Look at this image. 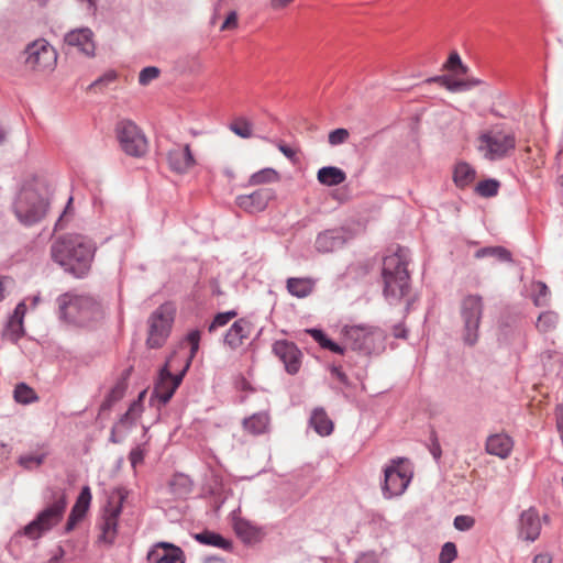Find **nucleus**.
I'll return each mask as SVG.
<instances>
[{
	"instance_id": "f257e3e1",
	"label": "nucleus",
	"mask_w": 563,
	"mask_h": 563,
	"mask_svg": "<svg viewBox=\"0 0 563 563\" xmlns=\"http://www.w3.org/2000/svg\"><path fill=\"white\" fill-rule=\"evenodd\" d=\"M49 206L51 189L47 180L41 176H29L13 196L11 209L22 225L32 227L45 219Z\"/></svg>"
},
{
	"instance_id": "f03ea898",
	"label": "nucleus",
	"mask_w": 563,
	"mask_h": 563,
	"mask_svg": "<svg viewBox=\"0 0 563 563\" xmlns=\"http://www.w3.org/2000/svg\"><path fill=\"white\" fill-rule=\"evenodd\" d=\"M95 253V243L80 234L62 235L51 245L53 262L76 278H84L89 273Z\"/></svg>"
},
{
	"instance_id": "7ed1b4c3",
	"label": "nucleus",
	"mask_w": 563,
	"mask_h": 563,
	"mask_svg": "<svg viewBox=\"0 0 563 563\" xmlns=\"http://www.w3.org/2000/svg\"><path fill=\"white\" fill-rule=\"evenodd\" d=\"M57 314L60 320L76 325H87L103 317L99 300L88 294L66 291L56 298Z\"/></svg>"
},
{
	"instance_id": "20e7f679",
	"label": "nucleus",
	"mask_w": 563,
	"mask_h": 563,
	"mask_svg": "<svg viewBox=\"0 0 563 563\" xmlns=\"http://www.w3.org/2000/svg\"><path fill=\"white\" fill-rule=\"evenodd\" d=\"M407 265V251L404 249H398L383 261L384 296L389 303L400 301L409 290Z\"/></svg>"
},
{
	"instance_id": "39448f33",
	"label": "nucleus",
	"mask_w": 563,
	"mask_h": 563,
	"mask_svg": "<svg viewBox=\"0 0 563 563\" xmlns=\"http://www.w3.org/2000/svg\"><path fill=\"white\" fill-rule=\"evenodd\" d=\"M51 504L34 520L24 527V534L30 539H38L55 527L63 518L67 499L62 490L51 489Z\"/></svg>"
},
{
	"instance_id": "423d86ee",
	"label": "nucleus",
	"mask_w": 563,
	"mask_h": 563,
	"mask_svg": "<svg viewBox=\"0 0 563 563\" xmlns=\"http://www.w3.org/2000/svg\"><path fill=\"white\" fill-rule=\"evenodd\" d=\"M342 335L352 350L366 355L379 353L385 349V332L373 325H345Z\"/></svg>"
},
{
	"instance_id": "0eeeda50",
	"label": "nucleus",
	"mask_w": 563,
	"mask_h": 563,
	"mask_svg": "<svg viewBox=\"0 0 563 563\" xmlns=\"http://www.w3.org/2000/svg\"><path fill=\"white\" fill-rule=\"evenodd\" d=\"M516 147V136L512 132L501 129H490L483 132L477 140V150L490 162L500 161L511 154Z\"/></svg>"
},
{
	"instance_id": "6e6552de",
	"label": "nucleus",
	"mask_w": 563,
	"mask_h": 563,
	"mask_svg": "<svg viewBox=\"0 0 563 563\" xmlns=\"http://www.w3.org/2000/svg\"><path fill=\"white\" fill-rule=\"evenodd\" d=\"M57 63L56 49L44 38L29 43L23 51V64L34 73H51Z\"/></svg>"
},
{
	"instance_id": "1a4fd4ad",
	"label": "nucleus",
	"mask_w": 563,
	"mask_h": 563,
	"mask_svg": "<svg viewBox=\"0 0 563 563\" xmlns=\"http://www.w3.org/2000/svg\"><path fill=\"white\" fill-rule=\"evenodd\" d=\"M483 311L484 303L479 295H468L461 302L462 339L466 345L473 346L478 342Z\"/></svg>"
},
{
	"instance_id": "9d476101",
	"label": "nucleus",
	"mask_w": 563,
	"mask_h": 563,
	"mask_svg": "<svg viewBox=\"0 0 563 563\" xmlns=\"http://www.w3.org/2000/svg\"><path fill=\"white\" fill-rule=\"evenodd\" d=\"M412 473L405 465L404 459H394L384 468L382 493L384 498L391 499L401 496L411 482Z\"/></svg>"
},
{
	"instance_id": "9b49d317",
	"label": "nucleus",
	"mask_w": 563,
	"mask_h": 563,
	"mask_svg": "<svg viewBox=\"0 0 563 563\" xmlns=\"http://www.w3.org/2000/svg\"><path fill=\"white\" fill-rule=\"evenodd\" d=\"M177 361L176 355H172L165 365L159 369L158 378L155 384L153 395L163 405L167 404L175 394L178 386L181 384L183 378L190 366V358H184V367L178 374H173L172 368L174 362Z\"/></svg>"
},
{
	"instance_id": "f8f14e48",
	"label": "nucleus",
	"mask_w": 563,
	"mask_h": 563,
	"mask_svg": "<svg viewBox=\"0 0 563 563\" xmlns=\"http://www.w3.org/2000/svg\"><path fill=\"white\" fill-rule=\"evenodd\" d=\"M174 321V308L169 303L161 305L148 318L146 343L151 349L161 347L169 335Z\"/></svg>"
},
{
	"instance_id": "ddd939ff",
	"label": "nucleus",
	"mask_w": 563,
	"mask_h": 563,
	"mask_svg": "<svg viewBox=\"0 0 563 563\" xmlns=\"http://www.w3.org/2000/svg\"><path fill=\"white\" fill-rule=\"evenodd\" d=\"M121 148L130 156L141 157L147 152V141L137 125L130 120H122L115 128Z\"/></svg>"
},
{
	"instance_id": "4468645a",
	"label": "nucleus",
	"mask_w": 563,
	"mask_h": 563,
	"mask_svg": "<svg viewBox=\"0 0 563 563\" xmlns=\"http://www.w3.org/2000/svg\"><path fill=\"white\" fill-rule=\"evenodd\" d=\"M274 354L284 363L288 374L295 375L301 366L302 353L297 345L287 340H279L273 344Z\"/></svg>"
},
{
	"instance_id": "2eb2a0df",
	"label": "nucleus",
	"mask_w": 563,
	"mask_h": 563,
	"mask_svg": "<svg viewBox=\"0 0 563 563\" xmlns=\"http://www.w3.org/2000/svg\"><path fill=\"white\" fill-rule=\"evenodd\" d=\"M273 198L274 191L271 188H260L250 195L238 196L236 205L249 213H258L267 208Z\"/></svg>"
},
{
	"instance_id": "dca6fc26",
	"label": "nucleus",
	"mask_w": 563,
	"mask_h": 563,
	"mask_svg": "<svg viewBox=\"0 0 563 563\" xmlns=\"http://www.w3.org/2000/svg\"><path fill=\"white\" fill-rule=\"evenodd\" d=\"M150 563H185L184 551L169 542H157L147 553Z\"/></svg>"
},
{
	"instance_id": "f3484780",
	"label": "nucleus",
	"mask_w": 563,
	"mask_h": 563,
	"mask_svg": "<svg viewBox=\"0 0 563 563\" xmlns=\"http://www.w3.org/2000/svg\"><path fill=\"white\" fill-rule=\"evenodd\" d=\"M345 242L346 236L343 229H328L317 235L314 249L318 253H332L343 247Z\"/></svg>"
},
{
	"instance_id": "a211bd4d",
	"label": "nucleus",
	"mask_w": 563,
	"mask_h": 563,
	"mask_svg": "<svg viewBox=\"0 0 563 563\" xmlns=\"http://www.w3.org/2000/svg\"><path fill=\"white\" fill-rule=\"evenodd\" d=\"M68 46L76 47L80 53L86 56H93L96 44L93 41V33L89 27H79L69 31L64 37Z\"/></svg>"
},
{
	"instance_id": "6ab92c4d",
	"label": "nucleus",
	"mask_w": 563,
	"mask_h": 563,
	"mask_svg": "<svg viewBox=\"0 0 563 563\" xmlns=\"http://www.w3.org/2000/svg\"><path fill=\"white\" fill-rule=\"evenodd\" d=\"M167 162L169 168L178 174L187 173L195 166L196 161L188 144L175 145L167 152Z\"/></svg>"
},
{
	"instance_id": "aec40b11",
	"label": "nucleus",
	"mask_w": 563,
	"mask_h": 563,
	"mask_svg": "<svg viewBox=\"0 0 563 563\" xmlns=\"http://www.w3.org/2000/svg\"><path fill=\"white\" fill-rule=\"evenodd\" d=\"M252 328V323L247 319L241 318L236 320L227 331L223 339L224 344L231 350L241 347L244 341L249 339Z\"/></svg>"
},
{
	"instance_id": "412c9836",
	"label": "nucleus",
	"mask_w": 563,
	"mask_h": 563,
	"mask_svg": "<svg viewBox=\"0 0 563 563\" xmlns=\"http://www.w3.org/2000/svg\"><path fill=\"white\" fill-rule=\"evenodd\" d=\"M26 312L25 301L16 305L13 313L10 316L2 336L13 343L18 342L24 335L23 319Z\"/></svg>"
},
{
	"instance_id": "4be33fe9",
	"label": "nucleus",
	"mask_w": 563,
	"mask_h": 563,
	"mask_svg": "<svg viewBox=\"0 0 563 563\" xmlns=\"http://www.w3.org/2000/svg\"><path fill=\"white\" fill-rule=\"evenodd\" d=\"M541 531L538 512L533 508L525 510L520 516L519 536L523 540L534 541Z\"/></svg>"
},
{
	"instance_id": "5701e85b",
	"label": "nucleus",
	"mask_w": 563,
	"mask_h": 563,
	"mask_svg": "<svg viewBox=\"0 0 563 563\" xmlns=\"http://www.w3.org/2000/svg\"><path fill=\"white\" fill-rule=\"evenodd\" d=\"M512 446V439L505 433L492 434L486 440V452L500 459L508 457Z\"/></svg>"
},
{
	"instance_id": "b1692460",
	"label": "nucleus",
	"mask_w": 563,
	"mask_h": 563,
	"mask_svg": "<svg viewBox=\"0 0 563 563\" xmlns=\"http://www.w3.org/2000/svg\"><path fill=\"white\" fill-rule=\"evenodd\" d=\"M427 82H438L448 89L450 92H461L470 90L474 87L482 85V80L477 78L452 79L449 76H434L427 79Z\"/></svg>"
},
{
	"instance_id": "393cba45",
	"label": "nucleus",
	"mask_w": 563,
	"mask_h": 563,
	"mask_svg": "<svg viewBox=\"0 0 563 563\" xmlns=\"http://www.w3.org/2000/svg\"><path fill=\"white\" fill-rule=\"evenodd\" d=\"M121 514V507H114L108 514L104 515L101 522V536L100 540L107 543H112L117 534L118 518Z\"/></svg>"
},
{
	"instance_id": "a878e982",
	"label": "nucleus",
	"mask_w": 563,
	"mask_h": 563,
	"mask_svg": "<svg viewBox=\"0 0 563 563\" xmlns=\"http://www.w3.org/2000/svg\"><path fill=\"white\" fill-rule=\"evenodd\" d=\"M317 179L321 185L333 187L344 183L346 179V174L339 167L324 166L318 170Z\"/></svg>"
},
{
	"instance_id": "bb28decb",
	"label": "nucleus",
	"mask_w": 563,
	"mask_h": 563,
	"mask_svg": "<svg viewBox=\"0 0 563 563\" xmlns=\"http://www.w3.org/2000/svg\"><path fill=\"white\" fill-rule=\"evenodd\" d=\"M288 292L297 298L308 297L314 287V282L308 277H290L287 279Z\"/></svg>"
},
{
	"instance_id": "cd10ccee",
	"label": "nucleus",
	"mask_w": 563,
	"mask_h": 563,
	"mask_svg": "<svg viewBox=\"0 0 563 563\" xmlns=\"http://www.w3.org/2000/svg\"><path fill=\"white\" fill-rule=\"evenodd\" d=\"M310 426L321 437L332 433L333 422L322 408H316L310 417Z\"/></svg>"
},
{
	"instance_id": "c85d7f7f",
	"label": "nucleus",
	"mask_w": 563,
	"mask_h": 563,
	"mask_svg": "<svg viewBox=\"0 0 563 563\" xmlns=\"http://www.w3.org/2000/svg\"><path fill=\"white\" fill-rule=\"evenodd\" d=\"M144 395L145 391H142L139 395V398L130 405L128 411L120 418L118 423L123 428L124 431L131 429L141 417L143 411L142 399Z\"/></svg>"
},
{
	"instance_id": "c756f323",
	"label": "nucleus",
	"mask_w": 563,
	"mask_h": 563,
	"mask_svg": "<svg viewBox=\"0 0 563 563\" xmlns=\"http://www.w3.org/2000/svg\"><path fill=\"white\" fill-rule=\"evenodd\" d=\"M194 539L201 544L223 550H230L232 547L229 540L224 539L221 534L210 530H203L199 533L194 534Z\"/></svg>"
},
{
	"instance_id": "7c9ffc66",
	"label": "nucleus",
	"mask_w": 563,
	"mask_h": 563,
	"mask_svg": "<svg viewBox=\"0 0 563 563\" xmlns=\"http://www.w3.org/2000/svg\"><path fill=\"white\" fill-rule=\"evenodd\" d=\"M233 529L236 536L245 543L254 542L258 538V529L245 519H234Z\"/></svg>"
},
{
	"instance_id": "2f4dec72",
	"label": "nucleus",
	"mask_w": 563,
	"mask_h": 563,
	"mask_svg": "<svg viewBox=\"0 0 563 563\" xmlns=\"http://www.w3.org/2000/svg\"><path fill=\"white\" fill-rule=\"evenodd\" d=\"M475 176L476 172L470 164L465 162L456 164L453 179L457 187L464 188L468 186L474 181Z\"/></svg>"
},
{
	"instance_id": "473e14b6",
	"label": "nucleus",
	"mask_w": 563,
	"mask_h": 563,
	"mask_svg": "<svg viewBox=\"0 0 563 563\" xmlns=\"http://www.w3.org/2000/svg\"><path fill=\"white\" fill-rule=\"evenodd\" d=\"M269 417L265 412L254 413L253 416L244 419V429L253 434L264 433L268 427Z\"/></svg>"
},
{
	"instance_id": "72a5a7b5",
	"label": "nucleus",
	"mask_w": 563,
	"mask_h": 563,
	"mask_svg": "<svg viewBox=\"0 0 563 563\" xmlns=\"http://www.w3.org/2000/svg\"><path fill=\"white\" fill-rule=\"evenodd\" d=\"M531 299L537 307H547L550 303L551 292L545 283L533 282L530 286Z\"/></svg>"
},
{
	"instance_id": "f704fd0d",
	"label": "nucleus",
	"mask_w": 563,
	"mask_h": 563,
	"mask_svg": "<svg viewBox=\"0 0 563 563\" xmlns=\"http://www.w3.org/2000/svg\"><path fill=\"white\" fill-rule=\"evenodd\" d=\"M559 323V316L554 311L542 312L537 320L536 327L541 333L552 332L556 329Z\"/></svg>"
},
{
	"instance_id": "c9c22d12",
	"label": "nucleus",
	"mask_w": 563,
	"mask_h": 563,
	"mask_svg": "<svg viewBox=\"0 0 563 563\" xmlns=\"http://www.w3.org/2000/svg\"><path fill=\"white\" fill-rule=\"evenodd\" d=\"M126 387H128V385H126L125 379L119 380L111 388V390L107 395L106 399L102 401L101 410L110 409L113 406V404H115L117 401L122 399L125 394Z\"/></svg>"
},
{
	"instance_id": "e433bc0d",
	"label": "nucleus",
	"mask_w": 563,
	"mask_h": 563,
	"mask_svg": "<svg viewBox=\"0 0 563 563\" xmlns=\"http://www.w3.org/2000/svg\"><path fill=\"white\" fill-rule=\"evenodd\" d=\"M486 256H494L500 262H512L511 253L503 246L483 247L476 251L475 257L483 258Z\"/></svg>"
},
{
	"instance_id": "4c0bfd02",
	"label": "nucleus",
	"mask_w": 563,
	"mask_h": 563,
	"mask_svg": "<svg viewBox=\"0 0 563 563\" xmlns=\"http://www.w3.org/2000/svg\"><path fill=\"white\" fill-rule=\"evenodd\" d=\"M91 501V493L90 488L88 486L82 487L79 496L77 497V500L75 505L71 508L73 514L78 515L79 517L84 518Z\"/></svg>"
},
{
	"instance_id": "58836bf2",
	"label": "nucleus",
	"mask_w": 563,
	"mask_h": 563,
	"mask_svg": "<svg viewBox=\"0 0 563 563\" xmlns=\"http://www.w3.org/2000/svg\"><path fill=\"white\" fill-rule=\"evenodd\" d=\"M230 130L242 139H250L253 135L252 123L243 117L236 118L231 124Z\"/></svg>"
},
{
	"instance_id": "ea45409f",
	"label": "nucleus",
	"mask_w": 563,
	"mask_h": 563,
	"mask_svg": "<svg viewBox=\"0 0 563 563\" xmlns=\"http://www.w3.org/2000/svg\"><path fill=\"white\" fill-rule=\"evenodd\" d=\"M45 459L46 453H30L21 455L18 460V463L23 468L31 471L41 466L44 463Z\"/></svg>"
},
{
	"instance_id": "a19ab883",
	"label": "nucleus",
	"mask_w": 563,
	"mask_h": 563,
	"mask_svg": "<svg viewBox=\"0 0 563 563\" xmlns=\"http://www.w3.org/2000/svg\"><path fill=\"white\" fill-rule=\"evenodd\" d=\"M278 179V174L273 168H264L260 172L254 173L250 179V185L269 184Z\"/></svg>"
},
{
	"instance_id": "79ce46f5",
	"label": "nucleus",
	"mask_w": 563,
	"mask_h": 563,
	"mask_svg": "<svg viewBox=\"0 0 563 563\" xmlns=\"http://www.w3.org/2000/svg\"><path fill=\"white\" fill-rule=\"evenodd\" d=\"M14 399L20 404H31L36 400V395L31 387L21 383L14 389Z\"/></svg>"
},
{
	"instance_id": "37998d69",
	"label": "nucleus",
	"mask_w": 563,
	"mask_h": 563,
	"mask_svg": "<svg viewBox=\"0 0 563 563\" xmlns=\"http://www.w3.org/2000/svg\"><path fill=\"white\" fill-rule=\"evenodd\" d=\"M499 183L495 179L479 181L476 186V192L482 197H494L497 195Z\"/></svg>"
},
{
	"instance_id": "c03bdc74",
	"label": "nucleus",
	"mask_w": 563,
	"mask_h": 563,
	"mask_svg": "<svg viewBox=\"0 0 563 563\" xmlns=\"http://www.w3.org/2000/svg\"><path fill=\"white\" fill-rule=\"evenodd\" d=\"M238 316V311L229 310L225 312H219L214 316L212 322L209 324V332H213L216 329L224 327L228 324L233 318Z\"/></svg>"
},
{
	"instance_id": "a18cd8bd",
	"label": "nucleus",
	"mask_w": 563,
	"mask_h": 563,
	"mask_svg": "<svg viewBox=\"0 0 563 563\" xmlns=\"http://www.w3.org/2000/svg\"><path fill=\"white\" fill-rule=\"evenodd\" d=\"M456 545L453 542H446L441 549L439 563H452L456 559Z\"/></svg>"
},
{
	"instance_id": "49530a36",
	"label": "nucleus",
	"mask_w": 563,
	"mask_h": 563,
	"mask_svg": "<svg viewBox=\"0 0 563 563\" xmlns=\"http://www.w3.org/2000/svg\"><path fill=\"white\" fill-rule=\"evenodd\" d=\"M350 133L346 129L339 128L331 131L328 135V142L331 146H338L347 141Z\"/></svg>"
},
{
	"instance_id": "de8ad7c7",
	"label": "nucleus",
	"mask_w": 563,
	"mask_h": 563,
	"mask_svg": "<svg viewBox=\"0 0 563 563\" xmlns=\"http://www.w3.org/2000/svg\"><path fill=\"white\" fill-rule=\"evenodd\" d=\"M158 75H159V70L157 67H153V66L145 67L140 71L139 82L141 85H147L150 81L157 78Z\"/></svg>"
},
{
	"instance_id": "09e8293b",
	"label": "nucleus",
	"mask_w": 563,
	"mask_h": 563,
	"mask_svg": "<svg viewBox=\"0 0 563 563\" xmlns=\"http://www.w3.org/2000/svg\"><path fill=\"white\" fill-rule=\"evenodd\" d=\"M475 523V520L470 516L460 515L454 518V528L460 531L470 530Z\"/></svg>"
},
{
	"instance_id": "8fccbe9b",
	"label": "nucleus",
	"mask_w": 563,
	"mask_h": 563,
	"mask_svg": "<svg viewBox=\"0 0 563 563\" xmlns=\"http://www.w3.org/2000/svg\"><path fill=\"white\" fill-rule=\"evenodd\" d=\"M187 340L190 343L191 349L190 355L186 358H190L191 361L199 347L200 332L198 330L190 331L187 335Z\"/></svg>"
},
{
	"instance_id": "3c124183",
	"label": "nucleus",
	"mask_w": 563,
	"mask_h": 563,
	"mask_svg": "<svg viewBox=\"0 0 563 563\" xmlns=\"http://www.w3.org/2000/svg\"><path fill=\"white\" fill-rule=\"evenodd\" d=\"M117 75L114 71H108L103 76L96 79L93 82L90 84V89H97L103 85H107L109 82H112L115 79Z\"/></svg>"
},
{
	"instance_id": "603ef678",
	"label": "nucleus",
	"mask_w": 563,
	"mask_h": 563,
	"mask_svg": "<svg viewBox=\"0 0 563 563\" xmlns=\"http://www.w3.org/2000/svg\"><path fill=\"white\" fill-rule=\"evenodd\" d=\"M307 332L313 338L316 342L319 343V345L324 349L327 345V342L330 341V339L323 333L320 329H309Z\"/></svg>"
},
{
	"instance_id": "864d4df0",
	"label": "nucleus",
	"mask_w": 563,
	"mask_h": 563,
	"mask_svg": "<svg viewBox=\"0 0 563 563\" xmlns=\"http://www.w3.org/2000/svg\"><path fill=\"white\" fill-rule=\"evenodd\" d=\"M129 460L131 462L132 467H136L137 464L142 463L144 460V452L141 448H135L130 452Z\"/></svg>"
},
{
	"instance_id": "5fc2aeb1",
	"label": "nucleus",
	"mask_w": 563,
	"mask_h": 563,
	"mask_svg": "<svg viewBox=\"0 0 563 563\" xmlns=\"http://www.w3.org/2000/svg\"><path fill=\"white\" fill-rule=\"evenodd\" d=\"M238 26V14L231 11L221 25V30L234 29Z\"/></svg>"
},
{
	"instance_id": "6e6d98bb",
	"label": "nucleus",
	"mask_w": 563,
	"mask_h": 563,
	"mask_svg": "<svg viewBox=\"0 0 563 563\" xmlns=\"http://www.w3.org/2000/svg\"><path fill=\"white\" fill-rule=\"evenodd\" d=\"M331 375L335 377L343 385H349V378L346 374L339 366H332L330 368Z\"/></svg>"
},
{
	"instance_id": "4d7b16f0",
	"label": "nucleus",
	"mask_w": 563,
	"mask_h": 563,
	"mask_svg": "<svg viewBox=\"0 0 563 563\" xmlns=\"http://www.w3.org/2000/svg\"><path fill=\"white\" fill-rule=\"evenodd\" d=\"M461 64H462V59H461L460 55L456 52H453L446 62V67L450 70H454L455 67L457 68Z\"/></svg>"
},
{
	"instance_id": "13d9d810",
	"label": "nucleus",
	"mask_w": 563,
	"mask_h": 563,
	"mask_svg": "<svg viewBox=\"0 0 563 563\" xmlns=\"http://www.w3.org/2000/svg\"><path fill=\"white\" fill-rule=\"evenodd\" d=\"M121 429H123V428L121 426H119V423H115L112 427L111 434H110V441L112 443H120L123 440L124 434L119 435V433L121 432Z\"/></svg>"
},
{
	"instance_id": "bf43d9fd",
	"label": "nucleus",
	"mask_w": 563,
	"mask_h": 563,
	"mask_svg": "<svg viewBox=\"0 0 563 563\" xmlns=\"http://www.w3.org/2000/svg\"><path fill=\"white\" fill-rule=\"evenodd\" d=\"M81 519L78 515L70 512L65 526V532H70Z\"/></svg>"
},
{
	"instance_id": "052dcab7",
	"label": "nucleus",
	"mask_w": 563,
	"mask_h": 563,
	"mask_svg": "<svg viewBox=\"0 0 563 563\" xmlns=\"http://www.w3.org/2000/svg\"><path fill=\"white\" fill-rule=\"evenodd\" d=\"M13 280L12 278L8 276L0 277V301L4 299V292L8 286L12 285Z\"/></svg>"
},
{
	"instance_id": "680f3d73",
	"label": "nucleus",
	"mask_w": 563,
	"mask_h": 563,
	"mask_svg": "<svg viewBox=\"0 0 563 563\" xmlns=\"http://www.w3.org/2000/svg\"><path fill=\"white\" fill-rule=\"evenodd\" d=\"M355 563H379L377 556L374 553H363L357 558Z\"/></svg>"
},
{
	"instance_id": "e2e57ef3",
	"label": "nucleus",
	"mask_w": 563,
	"mask_h": 563,
	"mask_svg": "<svg viewBox=\"0 0 563 563\" xmlns=\"http://www.w3.org/2000/svg\"><path fill=\"white\" fill-rule=\"evenodd\" d=\"M277 147L287 158L294 159L296 157V151L292 150L290 146L279 143Z\"/></svg>"
},
{
	"instance_id": "0e129e2a",
	"label": "nucleus",
	"mask_w": 563,
	"mask_h": 563,
	"mask_svg": "<svg viewBox=\"0 0 563 563\" xmlns=\"http://www.w3.org/2000/svg\"><path fill=\"white\" fill-rule=\"evenodd\" d=\"M324 349L330 350L331 352L340 354V355L344 354V352H345V349L343 346L339 345L338 343L333 342L332 340L327 342V345Z\"/></svg>"
},
{
	"instance_id": "69168bd1",
	"label": "nucleus",
	"mask_w": 563,
	"mask_h": 563,
	"mask_svg": "<svg viewBox=\"0 0 563 563\" xmlns=\"http://www.w3.org/2000/svg\"><path fill=\"white\" fill-rule=\"evenodd\" d=\"M430 452L435 460L440 459L442 451H441V446L437 439L433 440L431 448H430Z\"/></svg>"
},
{
	"instance_id": "338daca9",
	"label": "nucleus",
	"mask_w": 563,
	"mask_h": 563,
	"mask_svg": "<svg viewBox=\"0 0 563 563\" xmlns=\"http://www.w3.org/2000/svg\"><path fill=\"white\" fill-rule=\"evenodd\" d=\"M552 558L549 553L537 554L533 559V563H551Z\"/></svg>"
},
{
	"instance_id": "774afa93",
	"label": "nucleus",
	"mask_w": 563,
	"mask_h": 563,
	"mask_svg": "<svg viewBox=\"0 0 563 563\" xmlns=\"http://www.w3.org/2000/svg\"><path fill=\"white\" fill-rule=\"evenodd\" d=\"M406 335H407V331L401 324L394 327V336L395 338L405 339Z\"/></svg>"
}]
</instances>
